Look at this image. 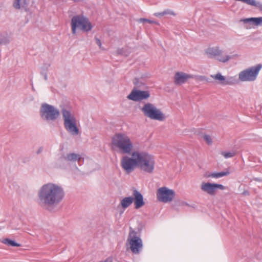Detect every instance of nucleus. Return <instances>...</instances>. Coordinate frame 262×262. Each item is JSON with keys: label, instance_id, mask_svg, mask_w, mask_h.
Here are the masks:
<instances>
[{"label": "nucleus", "instance_id": "1", "mask_svg": "<svg viewBox=\"0 0 262 262\" xmlns=\"http://www.w3.org/2000/svg\"><path fill=\"white\" fill-rule=\"evenodd\" d=\"M64 196V191L62 186L53 183L43 185L37 192L38 203L45 208L58 205Z\"/></svg>", "mask_w": 262, "mask_h": 262}, {"label": "nucleus", "instance_id": "2", "mask_svg": "<svg viewBox=\"0 0 262 262\" xmlns=\"http://www.w3.org/2000/svg\"><path fill=\"white\" fill-rule=\"evenodd\" d=\"M60 113L66 131L71 136H78L80 134V129L78 126V120L72 108L69 106H61Z\"/></svg>", "mask_w": 262, "mask_h": 262}, {"label": "nucleus", "instance_id": "3", "mask_svg": "<svg viewBox=\"0 0 262 262\" xmlns=\"http://www.w3.org/2000/svg\"><path fill=\"white\" fill-rule=\"evenodd\" d=\"M111 146L114 150L122 154L130 155L134 150L131 138L126 134L118 133L112 138Z\"/></svg>", "mask_w": 262, "mask_h": 262}, {"label": "nucleus", "instance_id": "4", "mask_svg": "<svg viewBox=\"0 0 262 262\" xmlns=\"http://www.w3.org/2000/svg\"><path fill=\"white\" fill-rule=\"evenodd\" d=\"M138 167L142 171L151 173L155 166V159L154 156L145 151H137Z\"/></svg>", "mask_w": 262, "mask_h": 262}, {"label": "nucleus", "instance_id": "5", "mask_svg": "<svg viewBox=\"0 0 262 262\" xmlns=\"http://www.w3.org/2000/svg\"><path fill=\"white\" fill-rule=\"evenodd\" d=\"M71 25L73 34H76L77 29L83 32H89L92 29V25L89 19L82 15L74 16L71 19Z\"/></svg>", "mask_w": 262, "mask_h": 262}, {"label": "nucleus", "instance_id": "6", "mask_svg": "<svg viewBox=\"0 0 262 262\" xmlns=\"http://www.w3.org/2000/svg\"><path fill=\"white\" fill-rule=\"evenodd\" d=\"M140 110L145 116L151 119L163 121L165 119V115L152 103H146Z\"/></svg>", "mask_w": 262, "mask_h": 262}, {"label": "nucleus", "instance_id": "7", "mask_svg": "<svg viewBox=\"0 0 262 262\" xmlns=\"http://www.w3.org/2000/svg\"><path fill=\"white\" fill-rule=\"evenodd\" d=\"M60 111L55 106L47 103L42 104L40 108V116L45 121L56 120L60 116Z\"/></svg>", "mask_w": 262, "mask_h": 262}, {"label": "nucleus", "instance_id": "8", "mask_svg": "<svg viewBox=\"0 0 262 262\" xmlns=\"http://www.w3.org/2000/svg\"><path fill=\"white\" fill-rule=\"evenodd\" d=\"M83 161L84 159L80 155L70 152L66 155H63L60 157L58 160V164L60 167L66 168L68 166L75 165L76 162H77L78 165L80 166L83 164Z\"/></svg>", "mask_w": 262, "mask_h": 262}, {"label": "nucleus", "instance_id": "9", "mask_svg": "<svg viewBox=\"0 0 262 262\" xmlns=\"http://www.w3.org/2000/svg\"><path fill=\"white\" fill-rule=\"evenodd\" d=\"M127 242L129 246V248L134 254H139L143 247L142 241L138 236V233L131 227L127 237Z\"/></svg>", "mask_w": 262, "mask_h": 262}, {"label": "nucleus", "instance_id": "10", "mask_svg": "<svg viewBox=\"0 0 262 262\" xmlns=\"http://www.w3.org/2000/svg\"><path fill=\"white\" fill-rule=\"evenodd\" d=\"M133 82L136 88L132 90L130 94L127 96V98L135 102L147 100L150 96L149 92L148 91H141L137 89L141 87L137 79H135Z\"/></svg>", "mask_w": 262, "mask_h": 262}, {"label": "nucleus", "instance_id": "11", "mask_svg": "<svg viewBox=\"0 0 262 262\" xmlns=\"http://www.w3.org/2000/svg\"><path fill=\"white\" fill-rule=\"evenodd\" d=\"M132 157L123 156L120 162L121 166L125 173L129 174L133 172L136 167H138L137 160V151L131 154Z\"/></svg>", "mask_w": 262, "mask_h": 262}, {"label": "nucleus", "instance_id": "12", "mask_svg": "<svg viewBox=\"0 0 262 262\" xmlns=\"http://www.w3.org/2000/svg\"><path fill=\"white\" fill-rule=\"evenodd\" d=\"M261 68L262 64L259 63L243 70L239 73V79L242 81H253Z\"/></svg>", "mask_w": 262, "mask_h": 262}, {"label": "nucleus", "instance_id": "13", "mask_svg": "<svg viewBox=\"0 0 262 262\" xmlns=\"http://www.w3.org/2000/svg\"><path fill=\"white\" fill-rule=\"evenodd\" d=\"M175 195L176 193L174 190L166 187H161L157 190V199L163 203L170 202L173 200Z\"/></svg>", "mask_w": 262, "mask_h": 262}, {"label": "nucleus", "instance_id": "14", "mask_svg": "<svg viewBox=\"0 0 262 262\" xmlns=\"http://www.w3.org/2000/svg\"><path fill=\"white\" fill-rule=\"evenodd\" d=\"M206 54L210 57H215L219 61L225 62L229 59V56L218 47L209 48L206 50Z\"/></svg>", "mask_w": 262, "mask_h": 262}, {"label": "nucleus", "instance_id": "15", "mask_svg": "<svg viewBox=\"0 0 262 262\" xmlns=\"http://www.w3.org/2000/svg\"><path fill=\"white\" fill-rule=\"evenodd\" d=\"M201 189L210 195H214L217 189L223 190V185L219 184L211 183L209 182H202L201 185Z\"/></svg>", "mask_w": 262, "mask_h": 262}, {"label": "nucleus", "instance_id": "16", "mask_svg": "<svg viewBox=\"0 0 262 262\" xmlns=\"http://www.w3.org/2000/svg\"><path fill=\"white\" fill-rule=\"evenodd\" d=\"M192 77L191 75L182 72H177L174 77V83L176 85H181L185 83L188 79Z\"/></svg>", "mask_w": 262, "mask_h": 262}, {"label": "nucleus", "instance_id": "17", "mask_svg": "<svg viewBox=\"0 0 262 262\" xmlns=\"http://www.w3.org/2000/svg\"><path fill=\"white\" fill-rule=\"evenodd\" d=\"M132 194L136 209H139L145 205L143 196L139 191L136 189H134Z\"/></svg>", "mask_w": 262, "mask_h": 262}, {"label": "nucleus", "instance_id": "18", "mask_svg": "<svg viewBox=\"0 0 262 262\" xmlns=\"http://www.w3.org/2000/svg\"><path fill=\"white\" fill-rule=\"evenodd\" d=\"M13 7L16 10H28V3L27 0H14Z\"/></svg>", "mask_w": 262, "mask_h": 262}, {"label": "nucleus", "instance_id": "19", "mask_svg": "<svg viewBox=\"0 0 262 262\" xmlns=\"http://www.w3.org/2000/svg\"><path fill=\"white\" fill-rule=\"evenodd\" d=\"M242 21L244 24L249 23L254 26H262V17L247 18L242 19Z\"/></svg>", "mask_w": 262, "mask_h": 262}, {"label": "nucleus", "instance_id": "20", "mask_svg": "<svg viewBox=\"0 0 262 262\" xmlns=\"http://www.w3.org/2000/svg\"><path fill=\"white\" fill-rule=\"evenodd\" d=\"M229 173L228 171H222V172H213L206 173L205 177L206 178H211L214 179H219L225 176L228 175Z\"/></svg>", "mask_w": 262, "mask_h": 262}, {"label": "nucleus", "instance_id": "21", "mask_svg": "<svg viewBox=\"0 0 262 262\" xmlns=\"http://www.w3.org/2000/svg\"><path fill=\"white\" fill-rule=\"evenodd\" d=\"M134 202V198L133 196L125 197L120 201V205L121 207L125 209L128 207Z\"/></svg>", "mask_w": 262, "mask_h": 262}, {"label": "nucleus", "instance_id": "22", "mask_svg": "<svg viewBox=\"0 0 262 262\" xmlns=\"http://www.w3.org/2000/svg\"><path fill=\"white\" fill-rule=\"evenodd\" d=\"M10 41L9 35L4 32H0V45L7 44Z\"/></svg>", "mask_w": 262, "mask_h": 262}, {"label": "nucleus", "instance_id": "23", "mask_svg": "<svg viewBox=\"0 0 262 262\" xmlns=\"http://www.w3.org/2000/svg\"><path fill=\"white\" fill-rule=\"evenodd\" d=\"M211 77L215 80H218L222 84L225 85L228 83V82L225 80V77L222 76L220 73L215 75H211Z\"/></svg>", "mask_w": 262, "mask_h": 262}, {"label": "nucleus", "instance_id": "24", "mask_svg": "<svg viewBox=\"0 0 262 262\" xmlns=\"http://www.w3.org/2000/svg\"><path fill=\"white\" fill-rule=\"evenodd\" d=\"M2 242L6 245L13 246V247H20V245L16 243L15 241L11 240L9 238H5L3 239Z\"/></svg>", "mask_w": 262, "mask_h": 262}, {"label": "nucleus", "instance_id": "25", "mask_svg": "<svg viewBox=\"0 0 262 262\" xmlns=\"http://www.w3.org/2000/svg\"><path fill=\"white\" fill-rule=\"evenodd\" d=\"M138 22H139V23H145L146 22V23H148L149 24H158V23L156 21L146 19V18H140L139 19H138Z\"/></svg>", "mask_w": 262, "mask_h": 262}, {"label": "nucleus", "instance_id": "26", "mask_svg": "<svg viewBox=\"0 0 262 262\" xmlns=\"http://www.w3.org/2000/svg\"><path fill=\"white\" fill-rule=\"evenodd\" d=\"M204 140L206 141V142L209 144L211 145L212 144V141L211 137L207 135H205L203 136Z\"/></svg>", "mask_w": 262, "mask_h": 262}, {"label": "nucleus", "instance_id": "27", "mask_svg": "<svg viewBox=\"0 0 262 262\" xmlns=\"http://www.w3.org/2000/svg\"><path fill=\"white\" fill-rule=\"evenodd\" d=\"M251 6H254L256 8H258L260 10V11H262V3L259 2H256L255 0H254V4H252Z\"/></svg>", "mask_w": 262, "mask_h": 262}, {"label": "nucleus", "instance_id": "28", "mask_svg": "<svg viewBox=\"0 0 262 262\" xmlns=\"http://www.w3.org/2000/svg\"><path fill=\"white\" fill-rule=\"evenodd\" d=\"M163 11H164V15H173V16H175L176 15L175 13L173 11H172V10H171L170 9H167V10H164Z\"/></svg>", "mask_w": 262, "mask_h": 262}, {"label": "nucleus", "instance_id": "29", "mask_svg": "<svg viewBox=\"0 0 262 262\" xmlns=\"http://www.w3.org/2000/svg\"><path fill=\"white\" fill-rule=\"evenodd\" d=\"M95 39H96V42L98 45L99 48L101 49L104 50V49L102 47V44H101L100 40L99 39H98V38H95Z\"/></svg>", "mask_w": 262, "mask_h": 262}, {"label": "nucleus", "instance_id": "30", "mask_svg": "<svg viewBox=\"0 0 262 262\" xmlns=\"http://www.w3.org/2000/svg\"><path fill=\"white\" fill-rule=\"evenodd\" d=\"M154 16H156V17H162L164 15V11L162 12H157V13H155L154 14Z\"/></svg>", "mask_w": 262, "mask_h": 262}, {"label": "nucleus", "instance_id": "31", "mask_svg": "<svg viewBox=\"0 0 262 262\" xmlns=\"http://www.w3.org/2000/svg\"><path fill=\"white\" fill-rule=\"evenodd\" d=\"M117 53L119 54L125 55L123 53V49H118L117 50Z\"/></svg>", "mask_w": 262, "mask_h": 262}, {"label": "nucleus", "instance_id": "32", "mask_svg": "<svg viewBox=\"0 0 262 262\" xmlns=\"http://www.w3.org/2000/svg\"><path fill=\"white\" fill-rule=\"evenodd\" d=\"M237 153L236 151H230V158L234 156Z\"/></svg>", "mask_w": 262, "mask_h": 262}, {"label": "nucleus", "instance_id": "33", "mask_svg": "<svg viewBox=\"0 0 262 262\" xmlns=\"http://www.w3.org/2000/svg\"><path fill=\"white\" fill-rule=\"evenodd\" d=\"M224 156L226 158L229 157V152H226V153L224 154Z\"/></svg>", "mask_w": 262, "mask_h": 262}, {"label": "nucleus", "instance_id": "34", "mask_svg": "<svg viewBox=\"0 0 262 262\" xmlns=\"http://www.w3.org/2000/svg\"><path fill=\"white\" fill-rule=\"evenodd\" d=\"M243 194L245 195H249V192L248 191H244L243 192Z\"/></svg>", "mask_w": 262, "mask_h": 262}, {"label": "nucleus", "instance_id": "35", "mask_svg": "<svg viewBox=\"0 0 262 262\" xmlns=\"http://www.w3.org/2000/svg\"><path fill=\"white\" fill-rule=\"evenodd\" d=\"M237 55L236 54L233 55H230V59L233 58L237 57Z\"/></svg>", "mask_w": 262, "mask_h": 262}, {"label": "nucleus", "instance_id": "36", "mask_svg": "<svg viewBox=\"0 0 262 262\" xmlns=\"http://www.w3.org/2000/svg\"><path fill=\"white\" fill-rule=\"evenodd\" d=\"M44 79L45 80H47L48 79V76H47V75L46 74H45L44 75Z\"/></svg>", "mask_w": 262, "mask_h": 262}, {"label": "nucleus", "instance_id": "37", "mask_svg": "<svg viewBox=\"0 0 262 262\" xmlns=\"http://www.w3.org/2000/svg\"><path fill=\"white\" fill-rule=\"evenodd\" d=\"M232 77H230V83L232 82V81H231V79H232Z\"/></svg>", "mask_w": 262, "mask_h": 262}]
</instances>
